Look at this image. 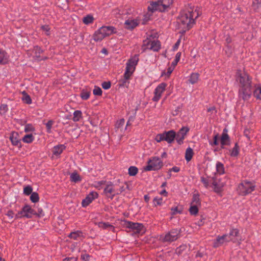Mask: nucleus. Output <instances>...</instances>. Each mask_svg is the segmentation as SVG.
Listing matches in <instances>:
<instances>
[{
	"mask_svg": "<svg viewBox=\"0 0 261 261\" xmlns=\"http://www.w3.org/2000/svg\"><path fill=\"white\" fill-rule=\"evenodd\" d=\"M198 12L196 9L194 11L190 8L187 10H184L180 13L177 20L178 29L179 32L184 34L190 29L195 23V19L198 16Z\"/></svg>",
	"mask_w": 261,
	"mask_h": 261,
	"instance_id": "f257e3e1",
	"label": "nucleus"
},
{
	"mask_svg": "<svg viewBox=\"0 0 261 261\" xmlns=\"http://www.w3.org/2000/svg\"><path fill=\"white\" fill-rule=\"evenodd\" d=\"M237 80L241 85L239 90V95L243 99H248L251 94V82L248 75L245 72H238L237 73Z\"/></svg>",
	"mask_w": 261,
	"mask_h": 261,
	"instance_id": "f03ea898",
	"label": "nucleus"
},
{
	"mask_svg": "<svg viewBox=\"0 0 261 261\" xmlns=\"http://www.w3.org/2000/svg\"><path fill=\"white\" fill-rule=\"evenodd\" d=\"M116 29L112 26H103L93 34V40L96 42L101 41L105 37L116 33Z\"/></svg>",
	"mask_w": 261,
	"mask_h": 261,
	"instance_id": "7ed1b4c3",
	"label": "nucleus"
},
{
	"mask_svg": "<svg viewBox=\"0 0 261 261\" xmlns=\"http://www.w3.org/2000/svg\"><path fill=\"white\" fill-rule=\"evenodd\" d=\"M173 2V0H159L150 3L148 7V9L151 12L155 11L164 12L172 4Z\"/></svg>",
	"mask_w": 261,
	"mask_h": 261,
	"instance_id": "20e7f679",
	"label": "nucleus"
},
{
	"mask_svg": "<svg viewBox=\"0 0 261 261\" xmlns=\"http://www.w3.org/2000/svg\"><path fill=\"white\" fill-rule=\"evenodd\" d=\"M254 184L248 180H244L238 187V192L239 194L246 195L254 190Z\"/></svg>",
	"mask_w": 261,
	"mask_h": 261,
	"instance_id": "39448f33",
	"label": "nucleus"
},
{
	"mask_svg": "<svg viewBox=\"0 0 261 261\" xmlns=\"http://www.w3.org/2000/svg\"><path fill=\"white\" fill-rule=\"evenodd\" d=\"M36 214V212L35 210L28 204H25L23 206L21 210L18 212L15 216V218H32L33 216Z\"/></svg>",
	"mask_w": 261,
	"mask_h": 261,
	"instance_id": "423d86ee",
	"label": "nucleus"
},
{
	"mask_svg": "<svg viewBox=\"0 0 261 261\" xmlns=\"http://www.w3.org/2000/svg\"><path fill=\"white\" fill-rule=\"evenodd\" d=\"M163 162L159 158L152 157L147 162V165L144 167L146 171L157 170L163 166Z\"/></svg>",
	"mask_w": 261,
	"mask_h": 261,
	"instance_id": "0eeeda50",
	"label": "nucleus"
},
{
	"mask_svg": "<svg viewBox=\"0 0 261 261\" xmlns=\"http://www.w3.org/2000/svg\"><path fill=\"white\" fill-rule=\"evenodd\" d=\"M138 61L139 58L138 55H135L128 61L126 63V69L124 72L125 75L126 77L131 76L132 75Z\"/></svg>",
	"mask_w": 261,
	"mask_h": 261,
	"instance_id": "6e6552de",
	"label": "nucleus"
},
{
	"mask_svg": "<svg viewBox=\"0 0 261 261\" xmlns=\"http://www.w3.org/2000/svg\"><path fill=\"white\" fill-rule=\"evenodd\" d=\"M178 230L173 229L165 234L161 235L160 240L163 242L170 243L176 240L178 237Z\"/></svg>",
	"mask_w": 261,
	"mask_h": 261,
	"instance_id": "1a4fd4ad",
	"label": "nucleus"
},
{
	"mask_svg": "<svg viewBox=\"0 0 261 261\" xmlns=\"http://www.w3.org/2000/svg\"><path fill=\"white\" fill-rule=\"evenodd\" d=\"M167 86L165 83H162L155 88L153 92L154 96L152 99L153 101H158L160 100Z\"/></svg>",
	"mask_w": 261,
	"mask_h": 261,
	"instance_id": "9d476101",
	"label": "nucleus"
},
{
	"mask_svg": "<svg viewBox=\"0 0 261 261\" xmlns=\"http://www.w3.org/2000/svg\"><path fill=\"white\" fill-rule=\"evenodd\" d=\"M144 49L157 51L160 49L161 44L159 41L147 40L144 42Z\"/></svg>",
	"mask_w": 261,
	"mask_h": 261,
	"instance_id": "9b49d317",
	"label": "nucleus"
},
{
	"mask_svg": "<svg viewBox=\"0 0 261 261\" xmlns=\"http://www.w3.org/2000/svg\"><path fill=\"white\" fill-rule=\"evenodd\" d=\"M105 194L109 198L113 199L116 195H118L117 188L111 182L108 184L104 189Z\"/></svg>",
	"mask_w": 261,
	"mask_h": 261,
	"instance_id": "f8f14e48",
	"label": "nucleus"
},
{
	"mask_svg": "<svg viewBox=\"0 0 261 261\" xmlns=\"http://www.w3.org/2000/svg\"><path fill=\"white\" fill-rule=\"evenodd\" d=\"M124 225L126 227L133 229L136 232L143 233L144 231V226L141 223L125 221Z\"/></svg>",
	"mask_w": 261,
	"mask_h": 261,
	"instance_id": "ddd939ff",
	"label": "nucleus"
},
{
	"mask_svg": "<svg viewBox=\"0 0 261 261\" xmlns=\"http://www.w3.org/2000/svg\"><path fill=\"white\" fill-rule=\"evenodd\" d=\"M98 194L96 192L92 191L90 192L86 198L83 200L82 204L83 207L87 206L91 203L93 200L97 198Z\"/></svg>",
	"mask_w": 261,
	"mask_h": 261,
	"instance_id": "4468645a",
	"label": "nucleus"
},
{
	"mask_svg": "<svg viewBox=\"0 0 261 261\" xmlns=\"http://www.w3.org/2000/svg\"><path fill=\"white\" fill-rule=\"evenodd\" d=\"M189 130V128L188 127H182L176 134V140L179 144L183 143V140Z\"/></svg>",
	"mask_w": 261,
	"mask_h": 261,
	"instance_id": "2eb2a0df",
	"label": "nucleus"
},
{
	"mask_svg": "<svg viewBox=\"0 0 261 261\" xmlns=\"http://www.w3.org/2000/svg\"><path fill=\"white\" fill-rule=\"evenodd\" d=\"M224 184L219 179L213 178V181L211 187H212L214 191L216 193H220L222 191Z\"/></svg>",
	"mask_w": 261,
	"mask_h": 261,
	"instance_id": "dca6fc26",
	"label": "nucleus"
},
{
	"mask_svg": "<svg viewBox=\"0 0 261 261\" xmlns=\"http://www.w3.org/2000/svg\"><path fill=\"white\" fill-rule=\"evenodd\" d=\"M229 237L230 236L228 234L218 237L214 243V247H217L225 243L231 241V239Z\"/></svg>",
	"mask_w": 261,
	"mask_h": 261,
	"instance_id": "f3484780",
	"label": "nucleus"
},
{
	"mask_svg": "<svg viewBox=\"0 0 261 261\" xmlns=\"http://www.w3.org/2000/svg\"><path fill=\"white\" fill-rule=\"evenodd\" d=\"M140 22L138 18H129L126 20L124 23L125 28L128 29H132L137 27Z\"/></svg>",
	"mask_w": 261,
	"mask_h": 261,
	"instance_id": "a211bd4d",
	"label": "nucleus"
},
{
	"mask_svg": "<svg viewBox=\"0 0 261 261\" xmlns=\"http://www.w3.org/2000/svg\"><path fill=\"white\" fill-rule=\"evenodd\" d=\"M10 140L14 146L21 147L20 140L19 139V135L17 133L13 132L10 136Z\"/></svg>",
	"mask_w": 261,
	"mask_h": 261,
	"instance_id": "6ab92c4d",
	"label": "nucleus"
},
{
	"mask_svg": "<svg viewBox=\"0 0 261 261\" xmlns=\"http://www.w3.org/2000/svg\"><path fill=\"white\" fill-rule=\"evenodd\" d=\"M164 140L168 143H171L176 139V134L174 130H171L164 133Z\"/></svg>",
	"mask_w": 261,
	"mask_h": 261,
	"instance_id": "aec40b11",
	"label": "nucleus"
},
{
	"mask_svg": "<svg viewBox=\"0 0 261 261\" xmlns=\"http://www.w3.org/2000/svg\"><path fill=\"white\" fill-rule=\"evenodd\" d=\"M227 130L224 129L223 130L221 138V143L222 146L227 145L229 144V138L227 134Z\"/></svg>",
	"mask_w": 261,
	"mask_h": 261,
	"instance_id": "412c9836",
	"label": "nucleus"
},
{
	"mask_svg": "<svg viewBox=\"0 0 261 261\" xmlns=\"http://www.w3.org/2000/svg\"><path fill=\"white\" fill-rule=\"evenodd\" d=\"M9 59V56L7 53L0 48V64H6Z\"/></svg>",
	"mask_w": 261,
	"mask_h": 261,
	"instance_id": "4be33fe9",
	"label": "nucleus"
},
{
	"mask_svg": "<svg viewBox=\"0 0 261 261\" xmlns=\"http://www.w3.org/2000/svg\"><path fill=\"white\" fill-rule=\"evenodd\" d=\"M239 231L238 229L232 228L231 229L228 234L230 236L229 238L231 239V241L236 242L237 240V237L238 236Z\"/></svg>",
	"mask_w": 261,
	"mask_h": 261,
	"instance_id": "5701e85b",
	"label": "nucleus"
},
{
	"mask_svg": "<svg viewBox=\"0 0 261 261\" xmlns=\"http://www.w3.org/2000/svg\"><path fill=\"white\" fill-rule=\"evenodd\" d=\"M35 139L34 136L32 134L25 135L22 138V141L25 143H31Z\"/></svg>",
	"mask_w": 261,
	"mask_h": 261,
	"instance_id": "b1692460",
	"label": "nucleus"
},
{
	"mask_svg": "<svg viewBox=\"0 0 261 261\" xmlns=\"http://www.w3.org/2000/svg\"><path fill=\"white\" fill-rule=\"evenodd\" d=\"M213 179V177H201V181L206 188L211 186Z\"/></svg>",
	"mask_w": 261,
	"mask_h": 261,
	"instance_id": "393cba45",
	"label": "nucleus"
},
{
	"mask_svg": "<svg viewBox=\"0 0 261 261\" xmlns=\"http://www.w3.org/2000/svg\"><path fill=\"white\" fill-rule=\"evenodd\" d=\"M22 95V97L21 98L22 100L26 103L27 104H31L32 102V99L29 95L26 92V91H23L21 92Z\"/></svg>",
	"mask_w": 261,
	"mask_h": 261,
	"instance_id": "a878e982",
	"label": "nucleus"
},
{
	"mask_svg": "<svg viewBox=\"0 0 261 261\" xmlns=\"http://www.w3.org/2000/svg\"><path fill=\"white\" fill-rule=\"evenodd\" d=\"M216 171L218 174L221 175V174H223L224 173V172H225L224 167V165L222 163H221L220 162H217L216 164Z\"/></svg>",
	"mask_w": 261,
	"mask_h": 261,
	"instance_id": "bb28decb",
	"label": "nucleus"
},
{
	"mask_svg": "<svg viewBox=\"0 0 261 261\" xmlns=\"http://www.w3.org/2000/svg\"><path fill=\"white\" fill-rule=\"evenodd\" d=\"M83 237V233L81 231H76L70 233L69 237L74 240L81 239Z\"/></svg>",
	"mask_w": 261,
	"mask_h": 261,
	"instance_id": "cd10ccee",
	"label": "nucleus"
},
{
	"mask_svg": "<svg viewBox=\"0 0 261 261\" xmlns=\"http://www.w3.org/2000/svg\"><path fill=\"white\" fill-rule=\"evenodd\" d=\"M34 51H35V56L34 58L35 60L37 61H40L43 60L44 58H40V56L37 54H40L42 53V50L38 46H36L34 47Z\"/></svg>",
	"mask_w": 261,
	"mask_h": 261,
	"instance_id": "c85d7f7f",
	"label": "nucleus"
},
{
	"mask_svg": "<svg viewBox=\"0 0 261 261\" xmlns=\"http://www.w3.org/2000/svg\"><path fill=\"white\" fill-rule=\"evenodd\" d=\"M94 18L92 15L89 14L83 18V22L84 24L88 25L92 23L94 21Z\"/></svg>",
	"mask_w": 261,
	"mask_h": 261,
	"instance_id": "c756f323",
	"label": "nucleus"
},
{
	"mask_svg": "<svg viewBox=\"0 0 261 261\" xmlns=\"http://www.w3.org/2000/svg\"><path fill=\"white\" fill-rule=\"evenodd\" d=\"M70 180L72 182H78L81 181V177L77 174V172H74L70 174Z\"/></svg>",
	"mask_w": 261,
	"mask_h": 261,
	"instance_id": "7c9ffc66",
	"label": "nucleus"
},
{
	"mask_svg": "<svg viewBox=\"0 0 261 261\" xmlns=\"http://www.w3.org/2000/svg\"><path fill=\"white\" fill-rule=\"evenodd\" d=\"M194 152L193 149L188 147L186 150L185 153V159L187 162H189L192 159Z\"/></svg>",
	"mask_w": 261,
	"mask_h": 261,
	"instance_id": "2f4dec72",
	"label": "nucleus"
},
{
	"mask_svg": "<svg viewBox=\"0 0 261 261\" xmlns=\"http://www.w3.org/2000/svg\"><path fill=\"white\" fill-rule=\"evenodd\" d=\"M239 146L237 143H236L233 148L229 150L230 156L232 157L237 156L239 153Z\"/></svg>",
	"mask_w": 261,
	"mask_h": 261,
	"instance_id": "473e14b6",
	"label": "nucleus"
},
{
	"mask_svg": "<svg viewBox=\"0 0 261 261\" xmlns=\"http://www.w3.org/2000/svg\"><path fill=\"white\" fill-rule=\"evenodd\" d=\"M199 79V74L197 73H193L191 74L189 82L192 84H194L197 82Z\"/></svg>",
	"mask_w": 261,
	"mask_h": 261,
	"instance_id": "72a5a7b5",
	"label": "nucleus"
},
{
	"mask_svg": "<svg viewBox=\"0 0 261 261\" xmlns=\"http://www.w3.org/2000/svg\"><path fill=\"white\" fill-rule=\"evenodd\" d=\"M131 76L126 77L125 75V73L124 74L123 79L120 80V83H121L120 85L122 86L127 87L129 85V80L130 79Z\"/></svg>",
	"mask_w": 261,
	"mask_h": 261,
	"instance_id": "f704fd0d",
	"label": "nucleus"
},
{
	"mask_svg": "<svg viewBox=\"0 0 261 261\" xmlns=\"http://www.w3.org/2000/svg\"><path fill=\"white\" fill-rule=\"evenodd\" d=\"M35 130L34 125L31 123L27 124L24 126V131L25 133L33 132Z\"/></svg>",
	"mask_w": 261,
	"mask_h": 261,
	"instance_id": "c9c22d12",
	"label": "nucleus"
},
{
	"mask_svg": "<svg viewBox=\"0 0 261 261\" xmlns=\"http://www.w3.org/2000/svg\"><path fill=\"white\" fill-rule=\"evenodd\" d=\"M82 117V112L81 111L76 110L73 113V120L74 121H79Z\"/></svg>",
	"mask_w": 261,
	"mask_h": 261,
	"instance_id": "e433bc0d",
	"label": "nucleus"
},
{
	"mask_svg": "<svg viewBox=\"0 0 261 261\" xmlns=\"http://www.w3.org/2000/svg\"><path fill=\"white\" fill-rule=\"evenodd\" d=\"M63 146H55L54 147V149H53V154L56 156H58L59 155V154H60L63 151Z\"/></svg>",
	"mask_w": 261,
	"mask_h": 261,
	"instance_id": "4c0bfd02",
	"label": "nucleus"
},
{
	"mask_svg": "<svg viewBox=\"0 0 261 261\" xmlns=\"http://www.w3.org/2000/svg\"><path fill=\"white\" fill-rule=\"evenodd\" d=\"M252 7L255 10H257L261 8V0H253Z\"/></svg>",
	"mask_w": 261,
	"mask_h": 261,
	"instance_id": "58836bf2",
	"label": "nucleus"
},
{
	"mask_svg": "<svg viewBox=\"0 0 261 261\" xmlns=\"http://www.w3.org/2000/svg\"><path fill=\"white\" fill-rule=\"evenodd\" d=\"M106 181L103 180L95 181L93 184V186L95 188L100 190L102 188V186L105 184Z\"/></svg>",
	"mask_w": 261,
	"mask_h": 261,
	"instance_id": "ea45409f",
	"label": "nucleus"
},
{
	"mask_svg": "<svg viewBox=\"0 0 261 261\" xmlns=\"http://www.w3.org/2000/svg\"><path fill=\"white\" fill-rule=\"evenodd\" d=\"M138 168L135 166H130L128 168V174L130 176H135L138 173Z\"/></svg>",
	"mask_w": 261,
	"mask_h": 261,
	"instance_id": "a19ab883",
	"label": "nucleus"
},
{
	"mask_svg": "<svg viewBox=\"0 0 261 261\" xmlns=\"http://www.w3.org/2000/svg\"><path fill=\"white\" fill-rule=\"evenodd\" d=\"M90 92L87 90H83L81 93V97L83 100H87L89 98Z\"/></svg>",
	"mask_w": 261,
	"mask_h": 261,
	"instance_id": "79ce46f5",
	"label": "nucleus"
},
{
	"mask_svg": "<svg viewBox=\"0 0 261 261\" xmlns=\"http://www.w3.org/2000/svg\"><path fill=\"white\" fill-rule=\"evenodd\" d=\"M39 195L36 192H33L30 196V199L31 201L33 203H36L39 200Z\"/></svg>",
	"mask_w": 261,
	"mask_h": 261,
	"instance_id": "37998d69",
	"label": "nucleus"
},
{
	"mask_svg": "<svg viewBox=\"0 0 261 261\" xmlns=\"http://www.w3.org/2000/svg\"><path fill=\"white\" fill-rule=\"evenodd\" d=\"M198 206L196 205H191L189 209V212L191 215H195L198 212Z\"/></svg>",
	"mask_w": 261,
	"mask_h": 261,
	"instance_id": "c03bdc74",
	"label": "nucleus"
},
{
	"mask_svg": "<svg viewBox=\"0 0 261 261\" xmlns=\"http://www.w3.org/2000/svg\"><path fill=\"white\" fill-rule=\"evenodd\" d=\"M200 204L199 196L197 195H194L193 196L192 201L191 205H199Z\"/></svg>",
	"mask_w": 261,
	"mask_h": 261,
	"instance_id": "a18cd8bd",
	"label": "nucleus"
},
{
	"mask_svg": "<svg viewBox=\"0 0 261 261\" xmlns=\"http://www.w3.org/2000/svg\"><path fill=\"white\" fill-rule=\"evenodd\" d=\"M33 188L31 186H27L23 188V193L26 195H29L33 192Z\"/></svg>",
	"mask_w": 261,
	"mask_h": 261,
	"instance_id": "49530a36",
	"label": "nucleus"
},
{
	"mask_svg": "<svg viewBox=\"0 0 261 261\" xmlns=\"http://www.w3.org/2000/svg\"><path fill=\"white\" fill-rule=\"evenodd\" d=\"M254 96L258 99H261V88L258 87L255 89L254 91Z\"/></svg>",
	"mask_w": 261,
	"mask_h": 261,
	"instance_id": "de8ad7c7",
	"label": "nucleus"
},
{
	"mask_svg": "<svg viewBox=\"0 0 261 261\" xmlns=\"http://www.w3.org/2000/svg\"><path fill=\"white\" fill-rule=\"evenodd\" d=\"M180 56H181V53L178 52L176 54V55L175 56V59L171 63L172 66H175V67L176 66L177 63L179 62V61L180 60Z\"/></svg>",
	"mask_w": 261,
	"mask_h": 261,
	"instance_id": "09e8293b",
	"label": "nucleus"
},
{
	"mask_svg": "<svg viewBox=\"0 0 261 261\" xmlns=\"http://www.w3.org/2000/svg\"><path fill=\"white\" fill-rule=\"evenodd\" d=\"M8 110V106L6 104H2L0 106V113L2 115L5 114Z\"/></svg>",
	"mask_w": 261,
	"mask_h": 261,
	"instance_id": "8fccbe9b",
	"label": "nucleus"
},
{
	"mask_svg": "<svg viewBox=\"0 0 261 261\" xmlns=\"http://www.w3.org/2000/svg\"><path fill=\"white\" fill-rule=\"evenodd\" d=\"M153 203L156 205H161L163 204V199L161 197H156L153 199Z\"/></svg>",
	"mask_w": 261,
	"mask_h": 261,
	"instance_id": "3c124183",
	"label": "nucleus"
},
{
	"mask_svg": "<svg viewBox=\"0 0 261 261\" xmlns=\"http://www.w3.org/2000/svg\"><path fill=\"white\" fill-rule=\"evenodd\" d=\"M93 93L95 95L100 96L102 94V90L100 87L95 86L93 91Z\"/></svg>",
	"mask_w": 261,
	"mask_h": 261,
	"instance_id": "603ef678",
	"label": "nucleus"
},
{
	"mask_svg": "<svg viewBox=\"0 0 261 261\" xmlns=\"http://www.w3.org/2000/svg\"><path fill=\"white\" fill-rule=\"evenodd\" d=\"M174 68L175 66H173L171 65L170 67L168 68L167 72H165V71L162 72V76H163L164 75H166L167 76H169L174 70Z\"/></svg>",
	"mask_w": 261,
	"mask_h": 261,
	"instance_id": "864d4df0",
	"label": "nucleus"
},
{
	"mask_svg": "<svg viewBox=\"0 0 261 261\" xmlns=\"http://www.w3.org/2000/svg\"><path fill=\"white\" fill-rule=\"evenodd\" d=\"M54 124V121L53 120H49L46 124V127L47 128V132L48 133L51 132V129L52 128L53 125Z\"/></svg>",
	"mask_w": 261,
	"mask_h": 261,
	"instance_id": "5fc2aeb1",
	"label": "nucleus"
},
{
	"mask_svg": "<svg viewBox=\"0 0 261 261\" xmlns=\"http://www.w3.org/2000/svg\"><path fill=\"white\" fill-rule=\"evenodd\" d=\"M164 139V133L157 135L155 138V141L158 142L165 140Z\"/></svg>",
	"mask_w": 261,
	"mask_h": 261,
	"instance_id": "6e6d98bb",
	"label": "nucleus"
},
{
	"mask_svg": "<svg viewBox=\"0 0 261 261\" xmlns=\"http://www.w3.org/2000/svg\"><path fill=\"white\" fill-rule=\"evenodd\" d=\"M36 212V216H37L39 217H42L44 216V213L41 207H38L37 209V211Z\"/></svg>",
	"mask_w": 261,
	"mask_h": 261,
	"instance_id": "4d7b16f0",
	"label": "nucleus"
},
{
	"mask_svg": "<svg viewBox=\"0 0 261 261\" xmlns=\"http://www.w3.org/2000/svg\"><path fill=\"white\" fill-rule=\"evenodd\" d=\"M41 29L44 31L45 32V34L47 35H49V30H50V28L49 27L48 25H42L41 27Z\"/></svg>",
	"mask_w": 261,
	"mask_h": 261,
	"instance_id": "13d9d810",
	"label": "nucleus"
},
{
	"mask_svg": "<svg viewBox=\"0 0 261 261\" xmlns=\"http://www.w3.org/2000/svg\"><path fill=\"white\" fill-rule=\"evenodd\" d=\"M102 87L104 89H109L110 87H111V84H110V82H105L103 83H102Z\"/></svg>",
	"mask_w": 261,
	"mask_h": 261,
	"instance_id": "bf43d9fd",
	"label": "nucleus"
},
{
	"mask_svg": "<svg viewBox=\"0 0 261 261\" xmlns=\"http://www.w3.org/2000/svg\"><path fill=\"white\" fill-rule=\"evenodd\" d=\"M6 215L10 219H12L14 217V213L11 211L9 210L7 212Z\"/></svg>",
	"mask_w": 261,
	"mask_h": 261,
	"instance_id": "052dcab7",
	"label": "nucleus"
},
{
	"mask_svg": "<svg viewBox=\"0 0 261 261\" xmlns=\"http://www.w3.org/2000/svg\"><path fill=\"white\" fill-rule=\"evenodd\" d=\"M179 170H180V168L179 167L174 166L169 170V172H171L172 171L174 172H178L179 171Z\"/></svg>",
	"mask_w": 261,
	"mask_h": 261,
	"instance_id": "680f3d73",
	"label": "nucleus"
},
{
	"mask_svg": "<svg viewBox=\"0 0 261 261\" xmlns=\"http://www.w3.org/2000/svg\"><path fill=\"white\" fill-rule=\"evenodd\" d=\"M124 122H125V120L124 119H121L120 120H119L117 123V127H121V126L123 125L124 124Z\"/></svg>",
	"mask_w": 261,
	"mask_h": 261,
	"instance_id": "e2e57ef3",
	"label": "nucleus"
},
{
	"mask_svg": "<svg viewBox=\"0 0 261 261\" xmlns=\"http://www.w3.org/2000/svg\"><path fill=\"white\" fill-rule=\"evenodd\" d=\"M98 225H99V227L103 228H106L108 227V226H111L109 224L106 223H99Z\"/></svg>",
	"mask_w": 261,
	"mask_h": 261,
	"instance_id": "0e129e2a",
	"label": "nucleus"
},
{
	"mask_svg": "<svg viewBox=\"0 0 261 261\" xmlns=\"http://www.w3.org/2000/svg\"><path fill=\"white\" fill-rule=\"evenodd\" d=\"M89 257L90 256L87 254H84L81 255V258L85 261L89 260Z\"/></svg>",
	"mask_w": 261,
	"mask_h": 261,
	"instance_id": "69168bd1",
	"label": "nucleus"
},
{
	"mask_svg": "<svg viewBox=\"0 0 261 261\" xmlns=\"http://www.w3.org/2000/svg\"><path fill=\"white\" fill-rule=\"evenodd\" d=\"M171 211L172 212V214L173 215L180 213V211L178 210V208L177 207L172 208Z\"/></svg>",
	"mask_w": 261,
	"mask_h": 261,
	"instance_id": "338daca9",
	"label": "nucleus"
},
{
	"mask_svg": "<svg viewBox=\"0 0 261 261\" xmlns=\"http://www.w3.org/2000/svg\"><path fill=\"white\" fill-rule=\"evenodd\" d=\"M180 41L179 40H178L176 42V43L175 44V45L173 46V50H176L178 48V46L179 45V44H180Z\"/></svg>",
	"mask_w": 261,
	"mask_h": 261,
	"instance_id": "774afa93",
	"label": "nucleus"
}]
</instances>
